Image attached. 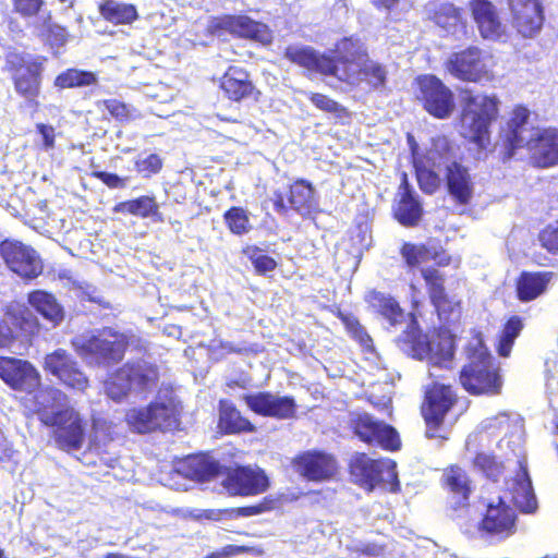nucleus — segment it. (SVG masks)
I'll return each mask as SVG.
<instances>
[{
    "label": "nucleus",
    "mask_w": 558,
    "mask_h": 558,
    "mask_svg": "<svg viewBox=\"0 0 558 558\" xmlns=\"http://www.w3.org/2000/svg\"><path fill=\"white\" fill-rule=\"evenodd\" d=\"M501 477L505 482V496L499 498L496 507L490 504V541L505 539L514 534L517 530V514L506 504V499L522 513H534L538 508L527 471V462L524 458L518 460V469L514 475L507 478L504 476L502 463L490 457V481L498 482Z\"/></svg>",
    "instance_id": "f257e3e1"
},
{
    "label": "nucleus",
    "mask_w": 558,
    "mask_h": 558,
    "mask_svg": "<svg viewBox=\"0 0 558 558\" xmlns=\"http://www.w3.org/2000/svg\"><path fill=\"white\" fill-rule=\"evenodd\" d=\"M65 399L64 392L51 386H46L34 395L35 412L45 426L52 428L51 438L56 447L71 452L82 448L87 424L78 411L71 405L51 411L57 401Z\"/></svg>",
    "instance_id": "f03ea898"
},
{
    "label": "nucleus",
    "mask_w": 558,
    "mask_h": 558,
    "mask_svg": "<svg viewBox=\"0 0 558 558\" xmlns=\"http://www.w3.org/2000/svg\"><path fill=\"white\" fill-rule=\"evenodd\" d=\"M337 78L351 85L366 82L373 88L384 87L387 72L385 68L368 59L363 45L352 38H343L337 44Z\"/></svg>",
    "instance_id": "7ed1b4c3"
},
{
    "label": "nucleus",
    "mask_w": 558,
    "mask_h": 558,
    "mask_svg": "<svg viewBox=\"0 0 558 558\" xmlns=\"http://www.w3.org/2000/svg\"><path fill=\"white\" fill-rule=\"evenodd\" d=\"M458 401V396L450 385L433 383L427 388L421 405L426 438L448 439V430L458 418L454 411Z\"/></svg>",
    "instance_id": "20e7f679"
},
{
    "label": "nucleus",
    "mask_w": 558,
    "mask_h": 558,
    "mask_svg": "<svg viewBox=\"0 0 558 558\" xmlns=\"http://www.w3.org/2000/svg\"><path fill=\"white\" fill-rule=\"evenodd\" d=\"M457 337L446 329H438L436 340L430 341L422 331L415 318L400 333L396 342L398 347L413 359L429 360L440 365L453 359Z\"/></svg>",
    "instance_id": "39448f33"
},
{
    "label": "nucleus",
    "mask_w": 558,
    "mask_h": 558,
    "mask_svg": "<svg viewBox=\"0 0 558 558\" xmlns=\"http://www.w3.org/2000/svg\"><path fill=\"white\" fill-rule=\"evenodd\" d=\"M160 379L156 364L144 361H129L109 373L104 381L106 395L113 401L124 400L132 391L146 393L154 390Z\"/></svg>",
    "instance_id": "423d86ee"
},
{
    "label": "nucleus",
    "mask_w": 558,
    "mask_h": 558,
    "mask_svg": "<svg viewBox=\"0 0 558 558\" xmlns=\"http://www.w3.org/2000/svg\"><path fill=\"white\" fill-rule=\"evenodd\" d=\"M134 341L135 336L131 332L104 327L77 342L73 341V344L81 356L90 359L98 365L111 366L124 360Z\"/></svg>",
    "instance_id": "0eeeda50"
},
{
    "label": "nucleus",
    "mask_w": 558,
    "mask_h": 558,
    "mask_svg": "<svg viewBox=\"0 0 558 558\" xmlns=\"http://www.w3.org/2000/svg\"><path fill=\"white\" fill-rule=\"evenodd\" d=\"M430 304L434 306L440 322L439 329L449 332L461 324L462 300L454 293H449L445 287V276L436 268L428 267L422 270Z\"/></svg>",
    "instance_id": "6e6552de"
},
{
    "label": "nucleus",
    "mask_w": 558,
    "mask_h": 558,
    "mask_svg": "<svg viewBox=\"0 0 558 558\" xmlns=\"http://www.w3.org/2000/svg\"><path fill=\"white\" fill-rule=\"evenodd\" d=\"M178 416L172 402L154 400L126 410L124 422L132 432L144 435L173 428L179 423Z\"/></svg>",
    "instance_id": "1a4fd4ad"
},
{
    "label": "nucleus",
    "mask_w": 558,
    "mask_h": 558,
    "mask_svg": "<svg viewBox=\"0 0 558 558\" xmlns=\"http://www.w3.org/2000/svg\"><path fill=\"white\" fill-rule=\"evenodd\" d=\"M468 363L460 372V383L471 395L488 391V349L484 336L472 330L464 348Z\"/></svg>",
    "instance_id": "9d476101"
},
{
    "label": "nucleus",
    "mask_w": 558,
    "mask_h": 558,
    "mask_svg": "<svg viewBox=\"0 0 558 558\" xmlns=\"http://www.w3.org/2000/svg\"><path fill=\"white\" fill-rule=\"evenodd\" d=\"M348 427L360 441L368 446H377L387 451H397L401 448L398 430L367 412H352Z\"/></svg>",
    "instance_id": "9b49d317"
},
{
    "label": "nucleus",
    "mask_w": 558,
    "mask_h": 558,
    "mask_svg": "<svg viewBox=\"0 0 558 558\" xmlns=\"http://www.w3.org/2000/svg\"><path fill=\"white\" fill-rule=\"evenodd\" d=\"M409 143L414 156L413 166L418 187L423 193L433 195L439 190L442 182V179L435 169L448 162L451 158H454V155L451 153L450 143L444 142L442 145L438 147L437 142H434V147L428 149L423 156H416L418 148L417 142Z\"/></svg>",
    "instance_id": "f8f14e48"
},
{
    "label": "nucleus",
    "mask_w": 558,
    "mask_h": 558,
    "mask_svg": "<svg viewBox=\"0 0 558 558\" xmlns=\"http://www.w3.org/2000/svg\"><path fill=\"white\" fill-rule=\"evenodd\" d=\"M221 486L231 497H255L270 487V478L262 468L235 465L222 472Z\"/></svg>",
    "instance_id": "ddd939ff"
},
{
    "label": "nucleus",
    "mask_w": 558,
    "mask_h": 558,
    "mask_svg": "<svg viewBox=\"0 0 558 558\" xmlns=\"http://www.w3.org/2000/svg\"><path fill=\"white\" fill-rule=\"evenodd\" d=\"M0 257L8 269L24 281H32L44 271L41 258L35 248L17 240L1 241Z\"/></svg>",
    "instance_id": "4468645a"
},
{
    "label": "nucleus",
    "mask_w": 558,
    "mask_h": 558,
    "mask_svg": "<svg viewBox=\"0 0 558 558\" xmlns=\"http://www.w3.org/2000/svg\"><path fill=\"white\" fill-rule=\"evenodd\" d=\"M274 210L287 216L290 211L306 217L316 210L317 201L313 184L305 179H296L286 191L277 190L271 198Z\"/></svg>",
    "instance_id": "2eb2a0df"
},
{
    "label": "nucleus",
    "mask_w": 558,
    "mask_h": 558,
    "mask_svg": "<svg viewBox=\"0 0 558 558\" xmlns=\"http://www.w3.org/2000/svg\"><path fill=\"white\" fill-rule=\"evenodd\" d=\"M418 92L416 97L424 109L438 119H447L454 110L453 93L435 75H422L416 78Z\"/></svg>",
    "instance_id": "dca6fc26"
},
{
    "label": "nucleus",
    "mask_w": 558,
    "mask_h": 558,
    "mask_svg": "<svg viewBox=\"0 0 558 558\" xmlns=\"http://www.w3.org/2000/svg\"><path fill=\"white\" fill-rule=\"evenodd\" d=\"M293 470L311 482H324L333 478L339 465L336 457L323 450H305L291 460Z\"/></svg>",
    "instance_id": "f3484780"
},
{
    "label": "nucleus",
    "mask_w": 558,
    "mask_h": 558,
    "mask_svg": "<svg viewBox=\"0 0 558 558\" xmlns=\"http://www.w3.org/2000/svg\"><path fill=\"white\" fill-rule=\"evenodd\" d=\"M246 407L255 414L276 420H291L296 416L298 404L292 396H279L268 390L245 393Z\"/></svg>",
    "instance_id": "a211bd4d"
},
{
    "label": "nucleus",
    "mask_w": 558,
    "mask_h": 558,
    "mask_svg": "<svg viewBox=\"0 0 558 558\" xmlns=\"http://www.w3.org/2000/svg\"><path fill=\"white\" fill-rule=\"evenodd\" d=\"M0 378L15 391L32 393L41 389V376L26 360L0 355Z\"/></svg>",
    "instance_id": "6ab92c4d"
},
{
    "label": "nucleus",
    "mask_w": 558,
    "mask_h": 558,
    "mask_svg": "<svg viewBox=\"0 0 558 558\" xmlns=\"http://www.w3.org/2000/svg\"><path fill=\"white\" fill-rule=\"evenodd\" d=\"M46 61L44 57L16 56L9 57V63L16 68L14 86L17 94L28 101H34L39 94L40 74Z\"/></svg>",
    "instance_id": "aec40b11"
},
{
    "label": "nucleus",
    "mask_w": 558,
    "mask_h": 558,
    "mask_svg": "<svg viewBox=\"0 0 558 558\" xmlns=\"http://www.w3.org/2000/svg\"><path fill=\"white\" fill-rule=\"evenodd\" d=\"M513 28L524 38L535 37L545 22L542 0H507Z\"/></svg>",
    "instance_id": "412c9836"
},
{
    "label": "nucleus",
    "mask_w": 558,
    "mask_h": 558,
    "mask_svg": "<svg viewBox=\"0 0 558 558\" xmlns=\"http://www.w3.org/2000/svg\"><path fill=\"white\" fill-rule=\"evenodd\" d=\"M504 140H557L556 133L542 130L531 119V111L524 105H517L510 112L505 126Z\"/></svg>",
    "instance_id": "4be33fe9"
},
{
    "label": "nucleus",
    "mask_w": 558,
    "mask_h": 558,
    "mask_svg": "<svg viewBox=\"0 0 558 558\" xmlns=\"http://www.w3.org/2000/svg\"><path fill=\"white\" fill-rule=\"evenodd\" d=\"M390 463L391 460L373 459L365 452H355L348 463V470L353 483L373 490L383 481V473Z\"/></svg>",
    "instance_id": "5701e85b"
},
{
    "label": "nucleus",
    "mask_w": 558,
    "mask_h": 558,
    "mask_svg": "<svg viewBox=\"0 0 558 558\" xmlns=\"http://www.w3.org/2000/svg\"><path fill=\"white\" fill-rule=\"evenodd\" d=\"M445 69L456 78L477 82L485 74L486 64L482 51L476 47H469L451 53L445 62Z\"/></svg>",
    "instance_id": "b1692460"
},
{
    "label": "nucleus",
    "mask_w": 558,
    "mask_h": 558,
    "mask_svg": "<svg viewBox=\"0 0 558 558\" xmlns=\"http://www.w3.org/2000/svg\"><path fill=\"white\" fill-rule=\"evenodd\" d=\"M464 100L462 125L472 132L466 140H484L488 133V97L465 90Z\"/></svg>",
    "instance_id": "393cba45"
},
{
    "label": "nucleus",
    "mask_w": 558,
    "mask_h": 558,
    "mask_svg": "<svg viewBox=\"0 0 558 558\" xmlns=\"http://www.w3.org/2000/svg\"><path fill=\"white\" fill-rule=\"evenodd\" d=\"M299 498L300 495L295 493L268 494L252 505L221 509V520L248 518L272 512L281 509L287 504L299 500Z\"/></svg>",
    "instance_id": "a878e982"
},
{
    "label": "nucleus",
    "mask_w": 558,
    "mask_h": 558,
    "mask_svg": "<svg viewBox=\"0 0 558 558\" xmlns=\"http://www.w3.org/2000/svg\"><path fill=\"white\" fill-rule=\"evenodd\" d=\"M284 57L291 62L307 70L337 76L338 59L335 60L328 56L318 54L311 47L291 45L286 48Z\"/></svg>",
    "instance_id": "bb28decb"
},
{
    "label": "nucleus",
    "mask_w": 558,
    "mask_h": 558,
    "mask_svg": "<svg viewBox=\"0 0 558 558\" xmlns=\"http://www.w3.org/2000/svg\"><path fill=\"white\" fill-rule=\"evenodd\" d=\"M398 201L393 208V217L403 227H415L423 216V207L415 197L409 183L407 173H402L401 182L398 189Z\"/></svg>",
    "instance_id": "cd10ccee"
},
{
    "label": "nucleus",
    "mask_w": 558,
    "mask_h": 558,
    "mask_svg": "<svg viewBox=\"0 0 558 558\" xmlns=\"http://www.w3.org/2000/svg\"><path fill=\"white\" fill-rule=\"evenodd\" d=\"M555 274L553 271H521L514 281L515 296L522 303L532 302L546 293Z\"/></svg>",
    "instance_id": "c85d7f7f"
},
{
    "label": "nucleus",
    "mask_w": 558,
    "mask_h": 558,
    "mask_svg": "<svg viewBox=\"0 0 558 558\" xmlns=\"http://www.w3.org/2000/svg\"><path fill=\"white\" fill-rule=\"evenodd\" d=\"M446 166L445 182L457 204L466 205L473 196V181L469 169L451 158Z\"/></svg>",
    "instance_id": "c756f323"
},
{
    "label": "nucleus",
    "mask_w": 558,
    "mask_h": 558,
    "mask_svg": "<svg viewBox=\"0 0 558 558\" xmlns=\"http://www.w3.org/2000/svg\"><path fill=\"white\" fill-rule=\"evenodd\" d=\"M4 315L16 339L31 341L39 335L41 325L26 304L12 303L5 307Z\"/></svg>",
    "instance_id": "7c9ffc66"
},
{
    "label": "nucleus",
    "mask_w": 558,
    "mask_h": 558,
    "mask_svg": "<svg viewBox=\"0 0 558 558\" xmlns=\"http://www.w3.org/2000/svg\"><path fill=\"white\" fill-rule=\"evenodd\" d=\"M216 27L234 34L239 37L251 38L258 41L267 40V27L252 19L239 15H226L216 22Z\"/></svg>",
    "instance_id": "2f4dec72"
},
{
    "label": "nucleus",
    "mask_w": 558,
    "mask_h": 558,
    "mask_svg": "<svg viewBox=\"0 0 558 558\" xmlns=\"http://www.w3.org/2000/svg\"><path fill=\"white\" fill-rule=\"evenodd\" d=\"M27 303L53 326L60 325L64 319V310L51 292L33 290L27 293Z\"/></svg>",
    "instance_id": "473e14b6"
},
{
    "label": "nucleus",
    "mask_w": 558,
    "mask_h": 558,
    "mask_svg": "<svg viewBox=\"0 0 558 558\" xmlns=\"http://www.w3.org/2000/svg\"><path fill=\"white\" fill-rule=\"evenodd\" d=\"M185 477L196 482H208L221 472L220 463L206 453L189 456L183 464Z\"/></svg>",
    "instance_id": "72a5a7b5"
},
{
    "label": "nucleus",
    "mask_w": 558,
    "mask_h": 558,
    "mask_svg": "<svg viewBox=\"0 0 558 558\" xmlns=\"http://www.w3.org/2000/svg\"><path fill=\"white\" fill-rule=\"evenodd\" d=\"M218 426L227 435L254 433L256 426L231 402H219Z\"/></svg>",
    "instance_id": "f704fd0d"
},
{
    "label": "nucleus",
    "mask_w": 558,
    "mask_h": 558,
    "mask_svg": "<svg viewBox=\"0 0 558 558\" xmlns=\"http://www.w3.org/2000/svg\"><path fill=\"white\" fill-rule=\"evenodd\" d=\"M114 213L132 215L142 219L151 217L155 221H162L159 205L154 196L142 195L136 198L120 202L113 207Z\"/></svg>",
    "instance_id": "c9c22d12"
},
{
    "label": "nucleus",
    "mask_w": 558,
    "mask_h": 558,
    "mask_svg": "<svg viewBox=\"0 0 558 558\" xmlns=\"http://www.w3.org/2000/svg\"><path fill=\"white\" fill-rule=\"evenodd\" d=\"M330 312L340 319L348 335L361 347L363 352L373 353L375 351L373 338L354 314L343 312L339 306H333Z\"/></svg>",
    "instance_id": "e433bc0d"
},
{
    "label": "nucleus",
    "mask_w": 558,
    "mask_h": 558,
    "mask_svg": "<svg viewBox=\"0 0 558 558\" xmlns=\"http://www.w3.org/2000/svg\"><path fill=\"white\" fill-rule=\"evenodd\" d=\"M330 312L340 319L348 335L361 347L363 352L373 353L375 351L373 338L354 314L343 312L339 306H333Z\"/></svg>",
    "instance_id": "4c0bfd02"
},
{
    "label": "nucleus",
    "mask_w": 558,
    "mask_h": 558,
    "mask_svg": "<svg viewBox=\"0 0 558 558\" xmlns=\"http://www.w3.org/2000/svg\"><path fill=\"white\" fill-rule=\"evenodd\" d=\"M365 301L391 325L395 326L403 322L404 312L393 296L377 290H371L366 294Z\"/></svg>",
    "instance_id": "58836bf2"
},
{
    "label": "nucleus",
    "mask_w": 558,
    "mask_h": 558,
    "mask_svg": "<svg viewBox=\"0 0 558 558\" xmlns=\"http://www.w3.org/2000/svg\"><path fill=\"white\" fill-rule=\"evenodd\" d=\"M524 328V319L519 315L509 316L496 336L495 350L500 357H509L517 338Z\"/></svg>",
    "instance_id": "ea45409f"
},
{
    "label": "nucleus",
    "mask_w": 558,
    "mask_h": 558,
    "mask_svg": "<svg viewBox=\"0 0 558 558\" xmlns=\"http://www.w3.org/2000/svg\"><path fill=\"white\" fill-rule=\"evenodd\" d=\"M221 88L226 95L235 101H239L253 92V85L248 74L236 66H231L222 77Z\"/></svg>",
    "instance_id": "a19ab883"
},
{
    "label": "nucleus",
    "mask_w": 558,
    "mask_h": 558,
    "mask_svg": "<svg viewBox=\"0 0 558 558\" xmlns=\"http://www.w3.org/2000/svg\"><path fill=\"white\" fill-rule=\"evenodd\" d=\"M442 486L452 495L465 502L471 494V482L466 472L459 465L452 464L444 470Z\"/></svg>",
    "instance_id": "79ce46f5"
},
{
    "label": "nucleus",
    "mask_w": 558,
    "mask_h": 558,
    "mask_svg": "<svg viewBox=\"0 0 558 558\" xmlns=\"http://www.w3.org/2000/svg\"><path fill=\"white\" fill-rule=\"evenodd\" d=\"M531 162L538 168L558 165V142H525Z\"/></svg>",
    "instance_id": "37998d69"
},
{
    "label": "nucleus",
    "mask_w": 558,
    "mask_h": 558,
    "mask_svg": "<svg viewBox=\"0 0 558 558\" xmlns=\"http://www.w3.org/2000/svg\"><path fill=\"white\" fill-rule=\"evenodd\" d=\"M99 9L101 15L107 21L116 24L131 23L137 17V12L134 5L121 3L116 0H106Z\"/></svg>",
    "instance_id": "c03bdc74"
},
{
    "label": "nucleus",
    "mask_w": 558,
    "mask_h": 558,
    "mask_svg": "<svg viewBox=\"0 0 558 558\" xmlns=\"http://www.w3.org/2000/svg\"><path fill=\"white\" fill-rule=\"evenodd\" d=\"M76 362L69 351L59 348L45 355L43 368L47 374L58 378Z\"/></svg>",
    "instance_id": "a18cd8bd"
},
{
    "label": "nucleus",
    "mask_w": 558,
    "mask_h": 558,
    "mask_svg": "<svg viewBox=\"0 0 558 558\" xmlns=\"http://www.w3.org/2000/svg\"><path fill=\"white\" fill-rule=\"evenodd\" d=\"M435 23L449 34H458L463 29L459 10L451 3H444L435 12Z\"/></svg>",
    "instance_id": "49530a36"
},
{
    "label": "nucleus",
    "mask_w": 558,
    "mask_h": 558,
    "mask_svg": "<svg viewBox=\"0 0 558 558\" xmlns=\"http://www.w3.org/2000/svg\"><path fill=\"white\" fill-rule=\"evenodd\" d=\"M97 83V75L94 72L77 69H69L59 74L54 85L59 88H74L90 86Z\"/></svg>",
    "instance_id": "de8ad7c7"
},
{
    "label": "nucleus",
    "mask_w": 558,
    "mask_h": 558,
    "mask_svg": "<svg viewBox=\"0 0 558 558\" xmlns=\"http://www.w3.org/2000/svg\"><path fill=\"white\" fill-rule=\"evenodd\" d=\"M243 253L246 255L258 276H265L278 267L277 260L265 254L264 250L256 245L245 247Z\"/></svg>",
    "instance_id": "09e8293b"
},
{
    "label": "nucleus",
    "mask_w": 558,
    "mask_h": 558,
    "mask_svg": "<svg viewBox=\"0 0 558 558\" xmlns=\"http://www.w3.org/2000/svg\"><path fill=\"white\" fill-rule=\"evenodd\" d=\"M223 221L229 231L236 235L245 234L251 230L248 214L240 206H232L226 210Z\"/></svg>",
    "instance_id": "8fccbe9b"
},
{
    "label": "nucleus",
    "mask_w": 558,
    "mask_h": 558,
    "mask_svg": "<svg viewBox=\"0 0 558 558\" xmlns=\"http://www.w3.org/2000/svg\"><path fill=\"white\" fill-rule=\"evenodd\" d=\"M66 389L85 392L89 387V379L81 368L78 362L74 363L57 378Z\"/></svg>",
    "instance_id": "3c124183"
},
{
    "label": "nucleus",
    "mask_w": 558,
    "mask_h": 558,
    "mask_svg": "<svg viewBox=\"0 0 558 558\" xmlns=\"http://www.w3.org/2000/svg\"><path fill=\"white\" fill-rule=\"evenodd\" d=\"M162 167L163 158L157 153H151L147 156H137L134 160L136 172L145 179L158 174Z\"/></svg>",
    "instance_id": "603ef678"
},
{
    "label": "nucleus",
    "mask_w": 558,
    "mask_h": 558,
    "mask_svg": "<svg viewBox=\"0 0 558 558\" xmlns=\"http://www.w3.org/2000/svg\"><path fill=\"white\" fill-rule=\"evenodd\" d=\"M405 264L411 267H417L422 263L430 259L429 250L423 244L404 243L400 251Z\"/></svg>",
    "instance_id": "864d4df0"
},
{
    "label": "nucleus",
    "mask_w": 558,
    "mask_h": 558,
    "mask_svg": "<svg viewBox=\"0 0 558 558\" xmlns=\"http://www.w3.org/2000/svg\"><path fill=\"white\" fill-rule=\"evenodd\" d=\"M538 241L549 254H558V220L545 226L538 233Z\"/></svg>",
    "instance_id": "5fc2aeb1"
},
{
    "label": "nucleus",
    "mask_w": 558,
    "mask_h": 558,
    "mask_svg": "<svg viewBox=\"0 0 558 558\" xmlns=\"http://www.w3.org/2000/svg\"><path fill=\"white\" fill-rule=\"evenodd\" d=\"M472 15L478 26L483 38L488 37V1L473 0L471 3Z\"/></svg>",
    "instance_id": "6e6d98bb"
},
{
    "label": "nucleus",
    "mask_w": 558,
    "mask_h": 558,
    "mask_svg": "<svg viewBox=\"0 0 558 558\" xmlns=\"http://www.w3.org/2000/svg\"><path fill=\"white\" fill-rule=\"evenodd\" d=\"M14 10L24 17L38 14L44 5V0H12Z\"/></svg>",
    "instance_id": "4d7b16f0"
},
{
    "label": "nucleus",
    "mask_w": 558,
    "mask_h": 558,
    "mask_svg": "<svg viewBox=\"0 0 558 558\" xmlns=\"http://www.w3.org/2000/svg\"><path fill=\"white\" fill-rule=\"evenodd\" d=\"M92 178L98 179L109 189H123L126 185V178H121L116 173L95 170L90 173Z\"/></svg>",
    "instance_id": "13d9d810"
},
{
    "label": "nucleus",
    "mask_w": 558,
    "mask_h": 558,
    "mask_svg": "<svg viewBox=\"0 0 558 558\" xmlns=\"http://www.w3.org/2000/svg\"><path fill=\"white\" fill-rule=\"evenodd\" d=\"M514 426V421L508 412H501L490 420V429L497 434L508 435Z\"/></svg>",
    "instance_id": "bf43d9fd"
},
{
    "label": "nucleus",
    "mask_w": 558,
    "mask_h": 558,
    "mask_svg": "<svg viewBox=\"0 0 558 558\" xmlns=\"http://www.w3.org/2000/svg\"><path fill=\"white\" fill-rule=\"evenodd\" d=\"M508 38L507 26L498 16L497 12L490 8V39L501 40Z\"/></svg>",
    "instance_id": "052dcab7"
},
{
    "label": "nucleus",
    "mask_w": 558,
    "mask_h": 558,
    "mask_svg": "<svg viewBox=\"0 0 558 558\" xmlns=\"http://www.w3.org/2000/svg\"><path fill=\"white\" fill-rule=\"evenodd\" d=\"M105 107L109 111V113L118 120L128 119L130 116V111L126 105L116 99L106 100Z\"/></svg>",
    "instance_id": "680f3d73"
},
{
    "label": "nucleus",
    "mask_w": 558,
    "mask_h": 558,
    "mask_svg": "<svg viewBox=\"0 0 558 558\" xmlns=\"http://www.w3.org/2000/svg\"><path fill=\"white\" fill-rule=\"evenodd\" d=\"M48 39L53 47H62L68 40V32L64 27L53 25L49 28Z\"/></svg>",
    "instance_id": "e2e57ef3"
},
{
    "label": "nucleus",
    "mask_w": 558,
    "mask_h": 558,
    "mask_svg": "<svg viewBox=\"0 0 558 558\" xmlns=\"http://www.w3.org/2000/svg\"><path fill=\"white\" fill-rule=\"evenodd\" d=\"M16 340V336L7 322L0 320V348H7Z\"/></svg>",
    "instance_id": "0e129e2a"
},
{
    "label": "nucleus",
    "mask_w": 558,
    "mask_h": 558,
    "mask_svg": "<svg viewBox=\"0 0 558 558\" xmlns=\"http://www.w3.org/2000/svg\"><path fill=\"white\" fill-rule=\"evenodd\" d=\"M311 100L317 108L326 111H336L338 107L336 101L322 94H314Z\"/></svg>",
    "instance_id": "69168bd1"
},
{
    "label": "nucleus",
    "mask_w": 558,
    "mask_h": 558,
    "mask_svg": "<svg viewBox=\"0 0 558 558\" xmlns=\"http://www.w3.org/2000/svg\"><path fill=\"white\" fill-rule=\"evenodd\" d=\"M252 553V548L245 545H226L219 551V555L222 558H229L232 556L241 555V554H250Z\"/></svg>",
    "instance_id": "338daca9"
},
{
    "label": "nucleus",
    "mask_w": 558,
    "mask_h": 558,
    "mask_svg": "<svg viewBox=\"0 0 558 558\" xmlns=\"http://www.w3.org/2000/svg\"><path fill=\"white\" fill-rule=\"evenodd\" d=\"M502 378L499 367L490 369V395H499L501 392Z\"/></svg>",
    "instance_id": "774afa93"
}]
</instances>
